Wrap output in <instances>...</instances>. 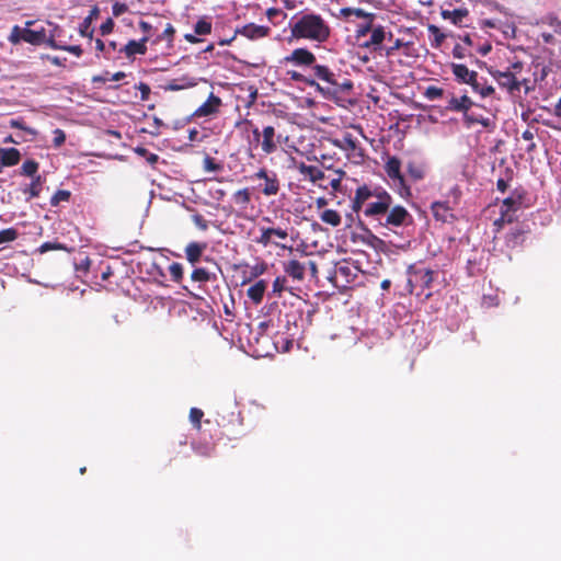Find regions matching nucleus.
<instances>
[{"label":"nucleus","instance_id":"obj_1","mask_svg":"<svg viewBox=\"0 0 561 561\" xmlns=\"http://www.w3.org/2000/svg\"><path fill=\"white\" fill-rule=\"evenodd\" d=\"M290 35L296 39L325 43L331 37L329 22L319 13L305 9L295 14L289 22Z\"/></svg>","mask_w":561,"mask_h":561},{"label":"nucleus","instance_id":"obj_2","mask_svg":"<svg viewBox=\"0 0 561 561\" xmlns=\"http://www.w3.org/2000/svg\"><path fill=\"white\" fill-rule=\"evenodd\" d=\"M364 215L376 220L378 226L392 230L393 228L407 227L413 224V217L402 205L388 203L387 198L367 203Z\"/></svg>","mask_w":561,"mask_h":561},{"label":"nucleus","instance_id":"obj_3","mask_svg":"<svg viewBox=\"0 0 561 561\" xmlns=\"http://www.w3.org/2000/svg\"><path fill=\"white\" fill-rule=\"evenodd\" d=\"M312 79L316 84L312 87L323 96L331 98L339 93L347 92L353 89V82L348 79L341 80V75L333 71L327 65L316 64L312 68Z\"/></svg>","mask_w":561,"mask_h":561},{"label":"nucleus","instance_id":"obj_4","mask_svg":"<svg viewBox=\"0 0 561 561\" xmlns=\"http://www.w3.org/2000/svg\"><path fill=\"white\" fill-rule=\"evenodd\" d=\"M243 124L250 128L253 135V139L250 141V145L254 149L260 148L266 156L272 154L277 150L282 135L276 134V129L273 125H265L260 129L251 121H245Z\"/></svg>","mask_w":561,"mask_h":561},{"label":"nucleus","instance_id":"obj_5","mask_svg":"<svg viewBox=\"0 0 561 561\" xmlns=\"http://www.w3.org/2000/svg\"><path fill=\"white\" fill-rule=\"evenodd\" d=\"M451 71L459 83H466L471 85L472 90L476 93H479L482 98L490 96L495 91L492 85L479 88L478 72L469 70V68L466 65L451 64Z\"/></svg>","mask_w":561,"mask_h":561},{"label":"nucleus","instance_id":"obj_6","mask_svg":"<svg viewBox=\"0 0 561 561\" xmlns=\"http://www.w3.org/2000/svg\"><path fill=\"white\" fill-rule=\"evenodd\" d=\"M250 179L252 181H261L256 186L257 191L264 196H275L280 191V180L277 173L266 168H260Z\"/></svg>","mask_w":561,"mask_h":561},{"label":"nucleus","instance_id":"obj_7","mask_svg":"<svg viewBox=\"0 0 561 561\" xmlns=\"http://www.w3.org/2000/svg\"><path fill=\"white\" fill-rule=\"evenodd\" d=\"M332 144L344 151L347 159L353 163L362 164L364 162L365 149L351 133H345L341 139H333Z\"/></svg>","mask_w":561,"mask_h":561},{"label":"nucleus","instance_id":"obj_8","mask_svg":"<svg viewBox=\"0 0 561 561\" xmlns=\"http://www.w3.org/2000/svg\"><path fill=\"white\" fill-rule=\"evenodd\" d=\"M409 279H408V288L410 294L414 291L415 287H421L422 289H430L432 287L434 280V272L430 268H409Z\"/></svg>","mask_w":561,"mask_h":561},{"label":"nucleus","instance_id":"obj_9","mask_svg":"<svg viewBox=\"0 0 561 561\" xmlns=\"http://www.w3.org/2000/svg\"><path fill=\"white\" fill-rule=\"evenodd\" d=\"M490 75L497 82L500 88L505 89L511 95L520 91L522 80L515 78L514 75L506 70H489Z\"/></svg>","mask_w":561,"mask_h":561},{"label":"nucleus","instance_id":"obj_10","mask_svg":"<svg viewBox=\"0 0 561 561\" xmlns=\"http://www.w3.org/2000/svg\"><path fill=\"white\" fill-rule=\"evenodd\" d=\"M385 171L390 180H392L401 190L410 194L409 187L405 185V180L401 173V160L396 157H389L385 163Z\"/></svg>","mask_w":561,"mask_h":561},{"label":"nucleus","instance_id":"obj_11","mask_svg":"<svg viewBox=\"0 0 561 561\" xmlns=\"http://www.w3.org/2000/svg\"><path fill=\"white\" fill-rule=\"evenodd\" d=\"M285 62H290L296 66L311 67L316 66L317 58L312 51L307 48H296L290 55L284 58Z\"/></svg>","mask_w":561,"mask_h":561},{"label":"nucleus","instance_id":"obj_12","mask_svg":"<svg viewBox=\"0 0 561 561\" xmlns=\"http://www.w3.org/2000/svg\"><path fill=\"white\" fill-rule=\"evenodd\" d=\"M221 105V99L211 92L207 100L194 111L193 116L197 118L214 116L219 113Z\"/></svg>","mask_w":561,"mask_h":561},{"label":"nucleus","instance_id":"obj_13","mask_svg":"<svg viewBox=\"0 0 561 561\" xmlns=\"http://www.w3.org/2000/svg\"><path fill=\"white\" fill-rule=\"evenodd\" d=\"M148 42L149 35H144L139 41L130 39L118 51L124 54L126 58L133 59L136 55H145L147 53Z\"/></svg>","mask_w":561,"mask_h":561},{"label":"nucleus","instance_id":"obj_14","mask_svg":"<svg viewBox=\"0 0 561 561\" xmlns=\"http://www.w3.org/2000/svg\"><path fill=\"white\" fill-rule=\"evenodd\" d=\"M386 38L391 41L392 39V33L391 32L386 33L385 27L381 26V25L374 26V28H371L369 41L365 42L363 44V47L371 48L374 51L381 50V49H383L382 42Z\"/></svg>","mask_w":561,"mask_h":561},{"label":"nucleus","instance_id":"obj_15","mask_svg":"<svg viewBox=\"0 0 561 561\" xmlns=\"http://www.w3.org/2000/svg\"><path fill=\"white\" fill-rule=\"evenodd\" d=\"M431 209L434 218L442 222H448L455 218L453 215L454 207L449 205V202H434Z\"/></svg>","mask_w":561,"mask_h":561},{"label":"nucleus","instance_id":"obj_16","mask_svg":"<svg viewBox=\"0 0 561 561\" xmlns=\"http://www.w3.org/2000/svg\"><path fill=\"white\" fill-rule=\"evenodd\" d=\"M270 32V27L256 25L254 23H249L241 28L237 30V33L249 38V39H259L267 36Z\"/></svg>","mask_w":561,"mask_h":561},{"label":"nucleus","instance_id":"obj_17","mask_svg":"<svg viewBox=\"0 0 561 561\" xmlns=\"http://www.w3.org/2000/svg\"><path fill=\"white\" fill-rule=\"evenodd\" d=\"M529 232L524 227H516L512 229L505 237V244L510 249H516L523 247L526 234Z\"/></svg>","mask_w":561,"mask_h":561},{"label":"nucleus","instance_id":"obj_18","mask_svg":"<svg viewBox=\"0 0 561 561\" xmlns=\"http://www.w3.org/2000/svg\"><path fill=\"white\" fill-rule=\"evenodd\" d=\"M207 249L206 242H190L185 247V257L192 265H195L199 262L203 256L204 251Z\"/></svg>","mask_w":561,"mask_h":561},{"label":"nucleus","instance_id":"obj_19","mask_svg":"<svg viewBox=\"0 0 561 561\" xmlns=\"http://www.w3.org/2000/svg\"><path fill=\"white\" fill-rule=\"evenodd\" d=\"M284 272L293 279L301 282L305 278L306 264L298 260H289L284 263Z\"/></svg>","mask_w":561,"mask_h":561},{"label":"nucleus","instance_id":"obj_20","mask_svg":"<svg viewBox=\"0 0 561 561\" xmlns=\"http://www.w3.org/2000/svg\"><path fill=\"white\" fill-rule=\"evenodd\" d=\"M473 104L474 103L468 95H462L460 98L451 96L448 101L447 110L451 112H460L465 115Z\"/></svg>","mask_w":561,"mask_h":561},{"label":"nucleus","instance_id":"obj_21","mask_svg":"<svg viewBox=\"0 0 561 561\" xmlns=\"http://www.w3.org/2000/svg\"><path fill=\"white\" fill-rule=\"evenodd\" d=\"M22 37L23 42L31 45L39 46L46 44V28L42 27L39 30H32L25 27Z\"/></svg>","mask_w":561,"mask_h":561},{"label":"nucleus","instance_id":"obj_22","mask_svg":"<svg viewBox=\"0 0 561 561\" xmlns=\"http://www.w3.org/2000/svg\"><path fill=\"white\" fill-rule=\"evenodd\" d=\"M298 172L308 178L312 183H317L325 178L324 172L316 165L306 164L300 162L297 165Z\"/></svg>","mask_w":561,"mask_h":561},{"label":"nucleus","instance_id":"obj_23","mask_svg":"<svg viewBox=\"0 0 561 561\" xmlns=\"http://www.w3.org/2000/svg\"><path fill=\"white\" fill-rule=\"evenodd\" d=\"M266 282L264 279H260L248 288L247 295L254 305H260L262 302L266 291Z\"/></svg>","mask_w":561,"mask_h":561},{"label":"nucleus","instance_id":"obj_24","mask_svg":"<svg viewBox=\"0 0 561 561\" xmlns=\"http://www.w3.org/2000/svg\"><path fill=\"white\" fill-rule=\"evenodd\" d=\"M48 25L51 28L48 31L46 30V45L53 49H59L64 44V42L60 41L62 28L59 25L53 23H48Z\"/></svg>","mask_w":561,"mask_h":561},{"label":"nucleus","instance_id":"obj_25","mask_svg":"<svg viewBox=\"0 0 561 561\" xmlns=\"http://www.w3.org/2000/svg\"><path fill=\"white\" fill-rule=\"evenodd\" d=\"M463 121L468 126L480 124L486 129H492L494 127V123L489 117H483L470 112H467L463 115Z\"/></svg>","mask_w":561,"mask_h":561},{"label":"nucleus","instance_id":"obj_26","mask_svg":"<svg viewBox=\"0 0 561 561\" xmlns=\"http://www.w3.org/2000/svg\"><path fill=\"white\" fill-rule=\"evenodd\" d=\"M469 12L467 9H455V10H443L442 16L445 20H449L455 25H461L463 19L468 16Z\"/></svg>","mask_w":561,"mask_h":561},{"label":"nucleus","instance_id":"obj_27","mask_svg":"<svg viewBox=\"0 0 561 561\" xmlns=\"http://www.w3.org/2000/svg\"><path fill=\"white\" fill-rule=\"evenodd\" d=\"M191 279L197 283H207L217 279V275L214 272L208 271L205 267H196L191 274Z\"/></svg>","mask_w":561,"mask_h":561},{"label":"nucleus","instance_id":"obj_28","mask_svg":"<svg viewBox=\"0 0 561 561\" xmlns=\"http://www.w3.org/2000/svg\"><path fill=\"white\" fill-rule=\"evenodd\" d=\"M523 194H517L516 192L505 198L503 201V205L501 210H507L508 214H513L515 210H517L522 205Z\"/></svg>","mask_w":561,"mask_h":561},{"label":"nucleus","instance_id":"obj_29","mask_svg":"<svg viewBox=\"0 0 561 561\" xmlns=\"http://www.w3.org/2000/svg\"><path fill=\"white\" fill-rule=\"evenodd\" d=\"M340 13L344 18H348L351 15H355L356 18H359V19H368L370 21L374 20V14L373 13H367L366 11H364L360 8H342L340 10Z\"/></svg>","mask_w":561,"mask_h":561},{"label":"nucleus","instance_id":"obj_30","mask_svg":"<svg viewBox=\"0 0 561 561\" xmlns=\"http://www.w3.org/2000/svg\"><path fill=\"white\" fill-rule=\"evenodd\" d=\"M43 179L41 175H36L32 178L31 184L23 191L25 194L30 195V198L38 197L41 194Z\"/></svg>","mask_w":561,"mask_h":561},{"label":"nucleus","instance_id":"obj_31","mask_svg":"<svg viewBox=\"0 0 561 561\" xmlns=\"http://www.w3.org/2000/svg\"><path fill=\"white\" fill-rule=\"evenodd\" d=\"M321 220L332 227H337L341 224V216L334 209H325L321 216Z\"/></svg>","mask_w":561,"mask_h":561},{"label":"nucleus","instance_id":"obj_32","mask_svg":"<svg viewBox=\"0 0 561 561\" xmlns=\"http://www.w3.org/2000/svg\"><path fill=\"white\" fill-rule=\"evenodd\" d=\"M39 164L37 161L30 159L25 160L21 167V174L24 176L34 178L38 172Z\"/></svg>","mask_w":561,"mask_h":561},{"label":"nucleus","instance_id":"obj_33","mask_svg":"<svg viewBox=\"0 0 561 561\" xmlns=\"http://www.w3.org/2000/svg\"><path fill=\"white\" fill-rule=\"evenodd\" d=\"M286 75L288 78L295 82L305 83L309 87H313L316 84V80L311 77L305 76L296 70H287Z\"/></svg>","mask_w":561,"mask_h":561},{"label":"nucleus","instance_id":"obj_34","mask_svg":"<svg viewBox=\"0 0 561 561\" xmlns=\"http://www.w3.org/2000/svg\"><path fill=\"white\" fill-rule=\"evenodd\" d=\"M408 174L413 181H420L424 178L425 172L421 164L416 162H409Z\"/></svg>","mask_w":561,"mask_h":561},{"label":"nucleus","instance_id":"obj_35","mask_svg":"<svg viewBox=\"0 0 561 561\" xmlns=\"http://www.w3.org/2000/svg\"><path fill=\"white\" fill-rule=\"evenodd\" d=\"M286 283L287 278L285 276H277L273 282L271 296L279 298L282 293L287 289Z\"/></svg>","mask_w":561,"mask_h":561},{"label":"nucleus","instance_id":"obj_36","mask_svg":"<svg viewBox=\"0 0 561 561\" xmlns=\"http://www.w3.org/2000/svg\"><path fill=\"white\" fill-rule=\"evenodd\" d=\"M204 416V412L203 410L198 409V408H192L190 410V421L193 425V427L196 430V431H201L202 428V419Z\"/></svg>","mask_w":561,"mask_h":561},{"label":"nucleus","instance_id":"obj_37","mask_svg":"<svg viewBox=\"0 0 561 561\" xmlns=\"http://www.w3.org/2000/svg\"><path fill=\"white\" fill-rule=\"evenodd\" d=\"M428 32L433 35L432 46L438 48L446 38L445 34L436 25H430Z\"/></svg>","mask_w":561,"mask_h":561},{"label":"nucleus","instance_id":"obj_38","mask_svg":"<svg viewBox=\"0 0 561 561\" xmlns=\"http://www.w3.org/2000/svg\"><path fill=\"white\" fill-rule=\"evenodd\" d=\"M233 199L238 205L245 207L251 202V194L248 188H241L233 194Z\"/></svg>","mask_w":561,"mask_h":561},{"label":"nucleus","instance_id":"obj_39","mask_svg":"<svg viewBox=\"0 0 561 561\" xmlns=\"http://www.w3.org/2000/svg\"><path fill=\"white\" fill-rule=\"evenodd\" d=\"M270 231H271V227L261 228V236L255 239V242L259 244H262L263 247H267L268 244H272V243L275 245H279L278 243H276L272 240L273 233Z\"/></svg>","mask_w":561,"mask_h":561},{"label":"nucleus","instance_id":"obj_40","mask_svg":"<svg viewBox=\"0 0 561 561\" xmlns=\"http://www.w3.org/2000/svg\"><path fill=\"white\" fill-rule=\"evenodd\" d=\"M513 220H514L513 214H508L507 210H501L500 218L495 219L493 222L495 232H499L503 228L504 224H506V222L511 224V222H513Z\"/></svg>","mask_w":561,"mask_h":561},{"label":"nucleus","instance_id":"obj_41","mask_svg":"<svg viewBox=\"0 0 561 561\" xmlns=\"http://www.w3.org/2000/svg\"><path fill=\"white\" fill-rule=\"evenodd\" d=\"M19 232L15 228H7L0 231V244L16 240Z\"/></svg>","mask_w":561,"mask_h":561},{"label":"nucleus","instance_id":"obj_42","mask_svg":"<svg viewBox=\"0 0 561 561\" xmlns=\"http://www.w3.org/2000/svg\"><path fill=\"white\" fill-rule=\"evenodd\" d=\"M203 164H204V170L208 171V172H220L224 169L222 163L217 162L216 159H214L209 156L205 157Z\"/></svg>","mask_w":561,"mask_h":561},{"label":"nucleus","instance_id":"obj_43","mask_svg":"<svg viewBox=\"0 0 561 561\" xmlns=\"http://www.w3.org/2000/svg\"><path fill=\"white\" fill-rule=\"evenodd\" d=\"M169 274L173 282L180 283L183 278V266L181 263L173 262L169 266Z\"/></svg>","mask_w":561,"mask_h":561},{"label":"nucleus","instance_id":"obj_44","mask_svg":"<svg viewBox=\"0 0 561 561\" xmlns=\"http://www.w3.org/2000/svg\"><path fill=\"white\" fill-rule=\"evenodd\" d=\"M443 95H444V90L436 85H428L424 92V96L430 101L438 100Z\"/></svg>","mask_w":561,"mask_h":561},{"label":"nucleus","instance_id":"obj_45","mask_svg":"<svg viewBox=\"0 0 561 561\" xmlns=\"http://www.w3.org/2000/svg\"><path fill=\"white\" fill-rule=\"evenodd\" d=\"M175 34V28L172 24L168 23L164 31L156 37V39L152 42L153 44H158L163 39H168L169 42L173 41Z\"/></svg>","mask_w":561,"mask_h":561},{"label":"nucleus","instance_id":"obj_46","mask_svg":"<svg viewBox=\"0 0 561 561\" xmlns=\"http://www.w3.org/2000/svg\"><path fill=\"white\" fill-rule=\"evenodd\" d=\"M194 32L197 35H207L211 32V23L206 21L205 19H201L196 22L194 26Z\"/></svg>","mask_w":561,"mask_h":561},{"label":"nucleus","instance_id":"obj_47","mask_svg":"<svg viewBox=\"0 0 561 561\" xmlns=\"http://www.w3.org/2000/svg\"><path fill=\"white\" fill-rule=\"evenodd\" d=\"M70 192L66 190H58L50 198L51 206H57L60 202H68L70 199Z\"/></svg>","mask_w":561,"mask_h":561},{"label":"nucleus","instance_id":"obj_48","mask_svg":"<svg viewBox=\"0 0 561 561\" xmlns=\"http://www.w3.org/2000/svg\"><path fill=\"white\" fill-rule=\"evenodd\" d=\"M9 126L12 127V128H18V129H22L31 135H36V130L26 126L25 125V122L23 118H12L10 122H9Z\"/></svg>","mask_w":561,"mask_h":561},{"label":"nucleus","instance_id":"obj_49","mask_svg":"<svg viewBox=\"0 0 561 561\" xmlns=\"http://www.w3.org/2000/svg\"><path fill=\"white\" fill-rule=\"evenodd\" d=\"M53 250H64V251H68L67 247L62 243H59V242H44L39 248H38V252L39 253H46L48 251H53Z\"/></svg>","mask_w":561,"mask_h":561},{"label":"nucleus","instance_id":"obj_50","mask_svg":"<svg viewBox=\"0 0 561 561\" xmlns=\"http://www.w3.org/2000/svg\"><path fill=\"white\" fill-rule=\"evenodd\" d=\"M370 194H371V197H375L376 201H383V196H385V199L387 198L388 203H391L393 204V198L392 196L386 191L383 190L382 187H376L374 190L370 188Z\"/></svg>","mask_w":561,"mask_h":561},{"label":"nucleus","instance_id":"obj_51","mask_svg":"<svg viewBox=\"0 0 561 561\" xmlns=\"http://www.w3.org/2000/svg\"><path fill=\"white\" fill-rule=\"evenodd\" d=\"M194 451L203 457H210L214 453V446L211 445H196L192 444Z\"/></svg>","mask_w":561,"mask_h":561},{"label":"nucleus","instance_id":"obj_52","mask_svg":"<svg viewBox=\"0 0 561 561\" xmlns=\"http://www.w3.org/2000/svg\"><path fill=\"white\" fill-rule=\"evenodd\" d=\"M354 196L366 203L369 198H371L370 188L367 185L358 186Z\"/></svg>","mask_w":561,"mask_h":561},{"label":"nucleus","instance_id":"obj_53","mask_svg":"<svg viewBox=\"0 0 561 561\" xmlns=\"http://www.w3.org/2000/svg\"><path fill=\"white\" fill-rule=\"evenodd\" d=\"M53 146L55 148L61 147L66 141V134L62 129L56 128L54 131Z\"/></svg>","mask_w":561,"mask_h":561},{"label":"nucleus","instance_id":"obj_54","mask_svg":"<svg viewBox=\"0 0 561 561\" xmlns=\"http://www.w3.org/2000/svg\"><path fill=\"white\" fill-rule=\"evenodd\" d=\"M192 221L202 231H206L208 229V221L204 218L203 215H201L198 213L192 215Z\"/></svg>","mask_w":561,"mask_h":561},{"label":"nucleus","instance_id":"obj_55","mask_svg":"<svg viewBox=\"0 0 561 561\" xmlns=\"http://www.w3.org/2000/svg\"><path fill=\"white\" fill-rule=\"evenodd\" d=\"M23 32H24V28H21L18 25L13 26L11 34L9 36V42L12 44H18L21 41H23V37H22Z\"/></svg>","mask_w":561,"mask_h":561},{"label":"nucleus","instance_id":"obj_56","mask_svg":"<svg viewBox=\"0 0 561 561\" xmlns=\"http://www.w3.org/2000/svg\"><path fill=\"white\" fill-rule=\"evenodd\" d=\"M523 68H524V64L519 60H516V61L512 62L505 70L507 72H511L512 75H514L515 78H518V76L523 71Z\"/></svg>","mask_w":561,"mask_h":561},{"label":"nucleus","instance_id":"obj_57","mask_svg":"<svg viewBox=\"0 0 561 561\" xmlns=\"http://www.w3.org/2000/svg\"><path fill=\"white\" fill-rule=\"evenodd\" d=\"M403 46V41L401 38H397L393 41L392 45L385 49V56L390 57L394 54L396 50L400 49Z\"/></svg>","mask_w":561,"mask_h":561},{"label":"nucleus","instance_id":"obj_58","mask_svg":"<svg viewBox=\"0 0 561 561\" xmlns=\"http://www.w3.org/2000/svg\"><path fill=\"white\" fill-rule=\"evenodd\" d=\"M128 11V7L126 3H123V2H115L113 5H112V13L114 16H121L122 14H124L125 12Z\"/></svg>","mask_w":561,"mask_h":561},{"label":"nucleus","instance_id":"obj_59","mask_svg":"<svg viewBox=\"0 0 561 561\" xmlns=\"http://www.w3.org/2000/svg\"><path fill=\"white\" fill-rule=\"evenodd\" d=\"M135 88L140 91V94H141L140 99H141V101L149 100V96H150V93H151V89H150V87L147 83L140 82Z\"/></svg>","mask_w":561,"mask_h":561},{"label":"nucleus","instance_id":"obj_60","mask_svg":"<svg viewBox=\"0 0 561 561\" xmlns=\"http://www.w3.org/2000/svg\"><path fill=\"white\" fill-rule=\"evenodd\" d=\"M114 25H115L114 21L111 18L106 19L105 22H103L100 26L101 35L104 36V35L112 33Z\"/></svg>","mask_w":561,"mask_h":561},{"label":"nucleus","instance_id":"obj_61","mask_svg":"<svg viewBox=\"0 0 561 561\" xmlns=\"http://www.w3.org/2000/svg\"><path fill=\"white\" fill-rule=\"evenodd\" d=\"M337 178H334L330 181V186L333 191H340L341 190V183L342 179L345 175V172L342 170H336Z\"/></svg>","mask_w":561,"mask_h":561},{"label":"nucleus","instance_id":"obj_62","mask_svg":"<svg viewBox=\"0 0 561 561\" xmlns=\"http://www.w3.org/2000/svg\"><path fill=\"white\" fill-rule=\"evenodd\" d=\"M60 50H66L68 53H71L76 55L77 57H80L82 55V48L79 45H66L65 43L59 48Z\"/></svg>","mask_w":561,"mask_h":561},{"label":"nucleus","instance_id":"obj_63","mask_svg":"<svg viewBox=\"0 0 561 561\" xmlns=\"http://www.w3.org/2000/svg\"><path fill=\"white\" fill-rule=\"evenodd\" d=\"M138 25H139V28L141 30V32L145 35H149V37L151 36L152 32L157 30L149 22L144 21V20L139 21Z\"/></svg>","mask_w":561,"mask_h":561},{"label":"nucleus","instance_id":"obj_64","mask_svg":"<svg viewBox=\"0 0 561 561\" xmlns=\"http://www.w3.org/2000/svg\"><path fill=\"white\" fill-rule=\"evenodd\" d=\"M548 24L554 30L556 33L561 34V20L558 16H549Z\"/></svg>","mask_w":561,"mask_h":561}]
</instances>
